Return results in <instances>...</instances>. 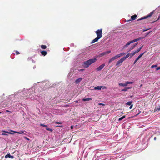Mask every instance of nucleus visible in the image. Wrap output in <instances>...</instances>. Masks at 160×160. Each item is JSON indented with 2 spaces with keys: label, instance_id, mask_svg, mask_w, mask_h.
Returning a JSON list of instances; mask_svg holds the SVG:
<instances>
[{
  "label": "nucleus",
  "instance_id": "f257e3e1",
  "mask_svg": "<svg viewBox=\"0 0 160 160\" xmlns=\"http://www.w3.org/2000/svg\"><path fill=\"white\" fill-rule=\"evenodd\" d=\"M40 82L36 83L31 88L29 89H24L22 91H19L14 94H12L8 96L9 99L17 97L23 95L22 97L26 99L30 98L31 99H37L36 97H40L42 93V88L38 85Z\"/></svg>",
  "mask_w": 160,
  "mask_h": 160
},
{
  "label": "nucleus",
  "instance_id": "f03ea898",
  "mask_svg": "<svg viewBox=\"0 0 160 160\" xmlns=\"http://www.w3.org/2000/svg\"><path fill=\"white\" fill-rule=\"evenodd\" d=\"M97 59L96 58L90 59L84 61L82 64L83 67L85 68H88L91 64L96 62Z\"/></svg>",
  "mask_w": 160,
  "mask_h": 160
},
{
  "label": "nucleus",
  "instance_id": "7ed1b4c3",
  "mask_svg": "<svg viewBox=\"0 0 160 160\" xmlns=\"http://www.w3.org/2000/svg\"><path fill=\"white\" fill-rule=\"evenodd\" d=\"M97 35V37L101 38L102 36V29H98L95 32Z\"/></svg>",
  "mask_w": 160,
  "mask_h": 160
},
{
  "label": "nucleus",
  "instance_id": "20e7f679",
  "mask_svg": "<svg viewBox=\"0 0 160 160\" xmlns=\"http://www.w3.org/2000/svg\"><path fill=\"white\" fill-rule=\"evenodd\" d=\"M154 11V10L152 12H151L150 13H149L147 16H146L145 17H144L140 19H138V21H140V20L144 19H147L149 17H151V16H152V15L153 14Z\"/></svg>",
  "mask_w": 160,
  "mask_h": 160
},
{
  "label": "nucleus",
  "instance_id": "39448f33",
  "mask_svg": "<svg viewBox=\"0 0 160 160\" xmlns=\"http://www.w3.org/2000/svg\"><path fill=\"white\" fill-rule=\"evenodd\" d=\"M124 60H123V59L122 58L120 59L119 60L117 61V62L116 64V66H119V65L121 64L123 62Z\"/></svg>",
  "mask_w": 160,
  "mask_h": 160
},
{
  "label": "nucleus",
  "instance_id": "423d86ee",
  "mask_svg": "<svg viewBox=\"0 0 160 160\" xmlns=\"http://www.w3.org/2000/svg\"><path fill=\"white\" fill-rule=\"evenodd\" d=\"M111 52V50H109L108 51L103 52L101 53L100 54V56H102L108 54L110 53Z\"/></svg>",
  "mask_w": 160,
  "mask_h": 160
},
{
  "label": "nucleus",
  "instance_id": "0eeeda50",
  "mask_svg": "<svg viewBox=\"0 0 160 160\" xmlns=\"http://www.w3.org/2000/svg\"><path fill=\"white\" fill-rule=\"evenodd\" d=\"M105 66V64L104 63L102 64L100 66L98 67L97 68L96 70L97 71H100L102 70L103 68Z\"/></svg>",
  "mask_w": 160,
  "mask_h": 160
},
{
  "label": "nucleus",
  "instance_id": "6e6552de",
  "mask_svg": "<svg viewBox=\"0 0 160 160\" xmlns=\"http://www.w3.org/2000/svg\"><path fill=\"white\" fill-rule=\"evenodd\" d=\"M40 126H42V127H46L47 128H46V129L48 130V131H50V132H52L53 131V130L52 129H51V128H48V126L47 125H45V124H40Z\"/></svg>",
  "mask_w": 160,
  "mask_h": 160
},
{
  "label": "nucleus",
  "instance_id": "1a4fd4ad",
  "mask_svg": "<svg viewBox=\"0 0 160 160\" xmlns=\"http://www.w3.org/2000/svg\"><path fill=\"white\" fill-rule=\"evenodd\" d=\"M144 52L140 54L139 56L136 58V59L135 60L133 64H135L136 62L139 59V58L142 57V56L143 55V54Z\"/></svg>",
  "mask_w": 160,
  "mask_h": 160
},
{
  "label": "nucleus",
  "instance_id": "9d476101",
  "mask_svg": "<svg viewBox=\"0 0 160 160\" xmlns=\"http://www.w3.org/2000/svg\"><path fill=\"white\" fill-rule=\"evenodd\" d=\"M10 131L12 132H13L16 133L20 134H23L24 133V132H25V131H21L20 132H18V131H14L11 130H10Z\"/></svg>",
  "mask_w": 160,
  "mask_h": 160
},
{
  "label": "nucleus",
  "instance_id": "9b49d317",
  "mask_svg": "<svg viewBox=\"0 0 160 160\" xmlns=\"http://www.w3.org/2000/svg\"><path fill=\"white\" fill-rule=\"evenodd\" d=\"M143 38V37H140L137 38L133 40H132V41L133 43H134L135 42H137L138 41L141 40L143 39V38Z\"/></svg>",
  "mask_w": 160,
  "mask_h": 160
},
{
  "label": "nucleus",
  "instance_id": "f8f14e48",
  "mask_svg": "<svg viewBox=\"0 0 160 160\" xmlns=\"http://www.w3.org/2000/svg\"><path fill=\"white\" fill-rule=\"evenodd\" d=\"M133 42L132 41V40H131L129 42H128V43H127L126 44L123 46V48H127L128 45H130L131 44L133 43Z\"/></svg>",
  "mask_w": 160,
  "mask_h": 160
},
{
  "label": "nucleus",
  "instance_id": "ddd939ff",
  "mask_svg": "<svg viewBox=\"0 0 160 160\" xmlns=\"http://www.w3.org/2000/svg\"><path fill=\"white\" fill-rule=\"evenodd\" d=\"M13 158L14 157L13 156H11L10 155V153H8L7 155H6L5 156V158Z\"/></svg>",
  "mask_w": 160,
  "mask_h": 160
},
{
  "label": "nucleus",
  "instance_id": "4468645a",
  "mask_svg": "<svg viewBox=\"0 0 160 160\" xmlns=\"http://www.w3.org/2000/svg\"><path fill=\"white\" fill-rule=\"evenodd\" d=\"M82 79L81 78H80L77 79L75 81V83L76 84H78L79 82H80L82 81Z\"/></svg>",
  "mask_w": 160,
  "mask_h": 160
},
{
  "label": "nucleus",
  "instance_id": "2eb2a0df",
  "mask_svg": "<svg viewBox=\"0 0 160 160\" xmlns=\"http://www.w3.org/2000/svg\"><path fill=\"white\" fill-rule=\"evenodd\" d=\"M102 86H98L97 87H95L94 88V89L95 90H100L101 88H102Z\"/></svg>",
  "mask_w": 160,
  "mask_h": 160
},
{
  "label": "nucleus",
  "instance_id": "dca6fc26",
  "mask_svg": "<svg viewBox=\"0 0 160 160\" xmlns=\"http://www.w3.org/2000/svg\"><path fill=\"white\" fill-rule=\"evenodd\" d=\"M99 39H100V38L97 37L96 38H95L94 39L92 40L91 43H95V42H97Z\"/></svg>",
  "mask_w": 160,
  "mask_h": 160
},
{
  "label": "nucleus",
  "instance_id": "f3484780",
  "mask_svg": "<svg viewBox=\"0 0 160 160\" xmlns=\"http://www.w3.org/2000/svg\"><path fill=\"white\" fill-rule=\"evenodd\" d=\"M130 53H128V54H127L126 56L123 57L122 58L123 59V60L125 61V60L127 58H128L129 56H130Z\"/></svg>",
  "mask_w": 160,
  "mask_h": 160
},
{
  "label": "nucleus",
  "instance_id": "a211bd4d",
  "mask_svg": "<svg viewBox=\"0 0 160 160\" xmlns=\"http://www.w3.org/2000/svg\"><path fill=\"white\" fill-rule=\"evenodd\" d=\"M143 47V46H141L137 50L135 51H134V52L135 53H136L138 52H139L141 49Z\"/></svg>",
  "mask_w": 160,
  "mask_h": 160
},
{
  "label": "nucleus",
  "instance_id": "6ab92c4d",
  "mask_svg": "<svg viewBox=\"0 0 160 160\" xmlns=\"http://www.w3.org/2000/svg\"><path fill=\"white\" fill-rule=\"evenodd\" d=\"M137 17V15L136 14L132 16L131 17V20H134Z\"/></svg>",
  "mask_w": 160,
  "mask_h": 160
},
{
  "label": "nucleus",
  "instance_id": "aec40b11",
  "mask_svg": "<svg viewBox=\"0 0 160 160\" xmlns=\"http://www.w3.org/2000/svg\"><path fill=\"white\" fill-rule=\"evenodd\" d=\"M115 60V59L113 57L111 59H110L109 60L108 63L109 64H110L112 62Z\"/></svg>",
  "mask_w": 160,
  "mask_h": 160
},
{
  "label": "nucleus",
  "instance_id": "412c9836",
  "mask_svg": "<svg viewBox=\"0 0 160 160\" xmlns=\"http://www.w3.org/2000/svg\"><path fill=\"white\" fill-rule=\"evenodd\" d=\"M43 56H45L47 54V52L46 51H43L41 52Z\"/></svg>",
  "mask_w": 160,
  "mask_h": 160
},
{
  "label": "nucleus",
  "instance_id": "4be33fe9",
  "mask_svg": "<svg viewBox=\"0 0 160 160\" xmlns=\"http://www.w3.org/2000/svg\"><path fill=\"white\" fill-rule=\"evenodd\" d=\"M130 88V87H125L124 88V89H122L121 91H127L128 90V89H129Z\"/></svg>",
  "mask_w": 160,
  "mask_h": 160
},
{
  "label": "nucleus",
  "instance_id": "5701e85b",
  "mask_svg": "<svg viewBox=\"0 0 160 160\" xmlns=\"http://www.w3.org/2000/svg\"><path fill=\"white\" fill-rule=\"evenodd\" d=\"M119 85L120 86H123V87L126 86H127L126 82L125 83H119Z\"/></svg>",
  "mask_w": 160,
  "mask_h": 160
},
{
  "label": "nucleus",
  "instance_id": "b1692460",
  "mask_svg": "<svg viewBox=\"0 0 160 160\" xmlns=\"http://www.w3.org/2000/svg\"><path fill=\"white\" fill-rule=\"evenodd\" d=\"M92 99L90 98H83L82 100L84 101H89L91 100Z\"/></svg>",
  "mask_w": 160,
  "mask_h": 160
},
{
  "label": "nucleus",
  "instance_id": "393cba45",
  "mask_svg": "<svg viewBox=\"0 0 160 160\" xmlns=\"http://www.w3.org/2000/svg\"><path fill=\"white\" fill-rule=\"evenodd\" d=\"M2 132H5V133H7L10 134H14V133H12V132H8V131H5V130H2Z\"/></svg>",
  "mask_w": 160,
  "mask_h": 160
},
{
  "label": "nucleus",
  "instance_id": "a878e982",
  "mask_svg": "<svg viewBox=\"0 0 160 160\" xmlns=\"http://www.w3.org/2000/svg\"><path fill=\"white\" fill-rule=\"evenodd\" d=\"M135 53L134 52V51L132 52L131 53H130V58H131L132 57L133 55H134L135 54Z\"/></svg>",
  "mask_w": 160,
  "mask_h": 160
},
{
  "label": "nucleus",
  "instance_id": "bb28decb",
  "mask_svg": "<svg viewBox=\"0 0 160 160\" xmlns=\"http://www.w3.org/2000/svg\"><path fill=\"white\" fill-rule=\"evenodd\" d=\"M113 57L115 59V60L116 59H118V58H119L120 57V56H119V54H118L115 56H114Z\"/></svg>",
  "mask_w": 160,
  "mask_h": 160
},
{
  "label": "nucleus",
  "instance_id": "cd10ccee",
  "mask_svg": "<svg viewBox=\"0 0 160 160\" xmlns=\"http://www.w3.org/2000/svg\"><path fill=\"white\" fill-rule=\"evenodd\" d=\"M41 47L42 49H46L47 48V47L45 45H41Z\"/></svg>",
  "mask_w": 160,
  "mask_h": 160
},
{
  "label": "nucleus",
  "instance_id": "c85d7f7f",
  "mask_svg": "<svg viewBox=\"0 0 160 160\" xmlns=\"http://www.w3.org/2000/svg\"><path fill=\"white\" fill-rule=\"evenodd\" d=\"M125 117V116H122V117L120 118H119L118 120H119V121H121V120H122L123 119H124Z\"/></svg>",
  "mask_w": 160,
  "mask_h": 160
},
{
  "label": "nucleus",
  "instance_id": "c756f323",
  "mask_svg": "<svg viewBox=\"0 0 160 160\" xmlns=\"http://www.w3.org/2000/svg\"><path fill=\"white\" fill-rule=\"evenodd\" d=\"M132 102V101H129V102H128L127 103H126V104L128 105H131V104Z\"/></svg>",
  "mask_w": 160,
  "mask_h": 160
},
{
  "label": "nucleus",
  "instance_id": "7c9ffc66",
  "mask_svg": "<svg viewBox=\"0 0 160 160\" xmlns=\"http://www.w3.org/2000/svg\"><path fill=\"white\" fill-rule=\"evenodd\" d=\"M133 82H126V83L127 84V85L128 84H132Z\"/></svg>",
  "mask_w": 160,
  "mask_h": 160
},
{
  "label": "nucleus",
  "instance_id": "2f4dec72",
  "mask_svg": "<svg viewBox=\"0 0 160 160\" xmlns=\"http://www.w3.org/2000/svg\"><path fill=\"white\" fill-rule=\"evenodd\" d=\"M125 54V53L122 52V53H120V54H119V56H120V57L123 55Z\"/></svg>",
  "mask_w": 160,
  "mask_h": 160
},
{
  "label": "nucleus",
  "instance_id": "473e14b6",
  "mask_svg": "<svg viewBox=\"0 0 160 160\" xmlns=\"http://www.w3.org/2000/svg\"><path fill=\"white\" fill-rule=\"evenodd\" d=\"M157 110L160 111V106L159 105L157 108Z\"/></svg>",
  "mask_w": 160,
  "mask_h": 160
},
{
  "label": "nucleus",
  "instance_id": "72a5a7b5",
  "mask_svg": "<svg viewBox=\"0 0 160 160\" xmlns=\"http://www.w3.org/2000/svg\"><path fill=\"white\" fill-rule=\"evenodd\" d=\"M157 65H152L151 66V68H153L154 67H157Z\"/></svg>",
  "mask_w": 160,
  "mask_h": 160
},
{
  "label": "nucleus",
  "instance_id": "f704fd0d",
  "mask_svg": "<svg viewBox=\"0 0 160 160\" xmlns=\"http://www.w3.org/2000/svg\"><path fill=\"white\" fill-rule=\"evenodd\" d=\"M98 105H102V106H104L105 105L104 104L102 103H99L98 104Z\"/></svg>",
  "mask_w": 160,
  "mask_h": 160
},
{
  "label": "nucleus",
  "instance_id": "c9c22d12",
  "mask_svg": "<svg viewBox=\"0 0 160 160\" xmlns=\"http://www.w3.org/2000/svg\"><path fill=\"white\" fill-rule=\"evenodd\" d=\"M150 28H148V29H143L142 30V31L143 32H145L146 31H148V30L150 29Z\"/></svg>",
  "mask_w": 160,
  "mask_h": 160
},
{
  "label": "nucleus",
  "instance_id": "e433bc0d",
  "mask_svg": "<svg viewBox=\"0 0 160 160\" xmlns=\"http://www.w3.org/2000/svg\"><path fill=\"white\" fill-rule=\"evenodd\" d=\"M1 135H5V136H8V134L7 133H2V134H1Z\"/></svg>",
  "mask_w": 160,
  "mask_h": 160
},
{
  "label": "nucleus",
  "instance_id": "4c0bfd02",
  "mask_svg": "<svg viewBox=\"0 0 160 160\" xmlns=\"http://www.w3.org/2000/svg\"><path fill=\"white\" fill-rule=\"evenodd\" d=\"M15 52H16V54L17 55H18L20 54L19 52L18 51H15Z\"/></svg>",
  "mask_w": 160,
  "mask_h": 160
},
{
  "label": "nucleus",
  "instance_id": "58836bf2",
  "mask_svg": "<svg viewBox=\"0 0 160 160\" xmlns=\"http://www.w3.org/2000/svg\"><path fill=\"white\" fill-rule=\"evenodd\" d=\"M160 69V66L158 67L156 69V70L157 71V70H159Z\"/></svg>",
  "mask_w": 160,
  "mask_h": 160
},
{
  "label": "nucleus",
  "instance_id": "ea45409f",
  "mask_svg": "<svg viewBox=\"0 0 160 160\" xmlns=\"http://www.w3.org/2000/svg\"><path fill=\"white\" fill-rule=\"evenodd\" d=\"M135 47L132 45V46L130 48V50L133 49Z\"/></svg>",
  "mask_w": 160,
  "mask_h": 160
},
{
  "label": "nucleus",
  "instance_id": "a19ab883",
  "mask_svg": "<svg viewBox=\"0 0 160 160\" xmlns=\"http://www.w3.org/2000/svg\"><path fill=\"white\" fill-rule=\"evenodd\" d=\"M138 44V43H135L133 44V46H134V47H135Z\"/></svg>",
  "mask_w": 160,
  "mask_h": 160
},
{
  "label": "nucleus",
  "instance_id": "79ce46f5",
  "mask_svg": "<svg viewBox=\"0 0 160 160\" xmlns=\"http://www.w3.org/2000/svg\"><path fill=\"white\" fill-rule=\"evenodd\" d=\"M84 69H80L79 70V71H82H82H84Z\"/></svg>",
  "mask_w": 160,
  "mask_h": 160
},
{
  "label": "nucleus",
  "instance_id": "37998d69",
  "mask_svg": "<svg viewBox=\"0 0 160 160\" xmlns=\"http://www.w3.org/2000/svg\"><path fill=\"white\" fill-rule=\"evenodd\" d=\"M74 45V44L73 43H72L71 44L70 46L72 47H73Z\"/></svg>",
  "mask_w": 160,
  "mask_h": 160
},
{
  "label": "nucleus",
  "instance_id": "c03bdc74",
  "mask_svg": "<svg viewBox=\"0 0 160 160\" xmlns=\"http://www.w3.org/2000/svg\"><path fill=\"white\" fill-rule=\"evenodd\" d=\"M132 106H133V105H130V106L129 107L130 109H131L132 108Z\"/></svg>",
  "mask_w": 160,
  "mask_h": 160
},
{
  "label": "nucleus",
  "instance_id": "a18cd8bd",
  "mask_svg": "<svg viewBox=\"0 0 160 160\" xmlns=\"http://www.w3.org/2000/svg\"><path fill=\"white\" fill-rule=\"evenodd\" d=\"M55 123H56V124H59V123H61L60 122H55Z\"/></svg>",
  "mask_w": 160,
  "mask_h": 160
},
{
  "label": "nucleus",
  "instance_id": "49530a36",
  "mask_svg": "<svg viewBox=\"0 0 160 160\" xmlns=\"http://www.w3.org/2000/svg\"><path fill=\"white\" fill-rule=\"evenodd\" d=\"M25 138L26 139H27V140H29V139L27 137H25Z\"/></svg>",
  "mask_w": 160,
  "mask_h": 160
},
{
  "label": "nucleus",
  "instance_id": "de8ad7c7",
  "mask_svg": "<svg viewBox=\"0 0 160 160\" xmlns=\"http://www.w3.org/2000/svg\"><path fill=\"white\" fill-rule=\"evenodd\" d=\"M151 32V31H150L149 32H148L147 34V35H148V34H149Z\"/></svg>",
  "mask_w": 160,
  "mask_h": 160
},
{
  "label": "nucleus",
  "instance_id": "09e8293b",
  "mask_svg": "<svg viewBox=\"0 0 160 160\" xmlns=\"http://www.w3.org/2000/svg\"><path fill=\"white\" fill-rule=\"evenodd\" d=\"M73 128V126L72 125V126H71L70 128H71V129H72Z\"/></svg>",
  "mask_w": 160,
  "mask_h": 160
},
{
  "label": "nucleus",
  "instance_id": "8fccbe9b",
  "mask_svg": "<svg viewBox=\"0 0 160 160\" xmlns=\"http://www.w3.org/2000/svg\"><path fill=\"white\" fill-rule=\"evenodd\" d=\"M102 88H103V89H105V88H106V87H105V86H104V87H103V86H102Z\"/></svg>",
  "mask_w": 160,
  "mask_h": 160
},
{
  "label": "nucleus",
  "instance_id": "3c124183",
  "mask_svg": "<svg viewBox=\"0 0 160 160\" xmlns=\"http://www.w3.org/2000/svg\"><path fill=\"white\" fill-rule=\"evenodd\" d=\"M156 137H155L154 138V140H156Z\"/></svg>",
  "mask_w": 160,
  "mask_h": 160
},
{
  "label": "nucleus",
  "instance_id": "603ef678",
  "mask_svg": "<svg viewBox=\"0 0 160 160\" xmlns=\"http://www.w3.org/2000/svg\"><path fill=\"white\" fill-rule=\"evenodd\" d=\"M32 59V58H28V60H30V59Z\"/></svg>",
  "mask_w": 160,
  "mask_h": 160
},
{
  "label": "nucleus",
  "instance_id": "864d4df0",
  "mask_svg": "<svg viewBox=\"0 0 160 160\" xmlns=\"http://www.w3.org/2000/svg\"><path fill=\"white\" fill-rule=\"evenodd\" d=\"M32 62H34H34H35L33 61V60L32 59Z\"/></svg>",
  "mask_w": 160,
  "mask_h": 160
},
{
  "label": "nucleus",
  "instance_id": "5fc2aeb1",
  "mask_svg": "<svg viewBox=\"0 0 160 160\" xmlns=\"http://www.w3.org/2000/svg\"><path fill=\"white\" fill-rule=\"evenodd\" d=\"M75 102H78V101H75Z\"/></svg>",
  "mask_w": 160,
  "mask_h": 160
},
{
  "label": "nucleus",
  "instance_id": "6e6d98bb",
  "mask_svg": "<svg viewBox=\"0 0 160 160\" xmlns=\"http://www.w3.org/2000/svg\"><path fill=\"white\" fill-rule=\"evenodd\" d=\"M35 68V67H33V68L34 69Z\"/></svg>",
  "mask_w": 160,
  "mask_h": 160
},
{
  "label": "nucleus",
  "instance_id": "4d7b16f0",
  "mask_svg": "<svg viewBox=\"0 0 160 160\" xmlns=\"http://www.w3.org/2000/svg\"><path fill=\"white\" fill-rule=\"evenodd\" d=\"M159 17H158V19H159Z\"/></svg>",
  "mask_w": 160,
  "mask_h": 160
},
{
  "label": "nucleus",
  "instance_id": "13d9d810",
  "mask_svg": "<svg viewBox=\"0 0 160 160\" xmlns=\"http://www.w3.org/2000/svg\"><path fill=\"white\" fill-rule=\"evenodd\" d=\"M7 112H9V111H8V110H7Z\"/></svg>",
  "mask_w": 160,
  "mask_h": 160
},
{
  "label": "nucleus",
  "instance_id": "bf43d9fd",
  "mask_svg": "<svg viewBox=\"0 0 160 160\" xmlns=\"http://www.w3.org/2000/svg\"><path fill=\"white\" fill-rule=\"evenodd\" d=\"M1 113V112H0V113Z\"/></svg>",
  "mask_w": 160,
  "mask_h": 160
}]
</instances>
